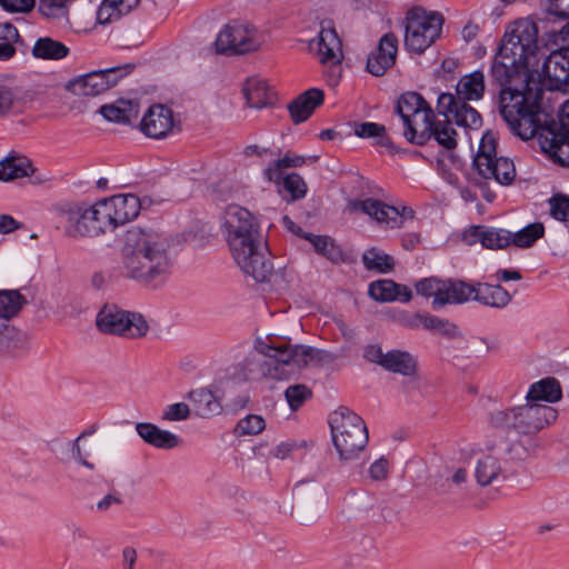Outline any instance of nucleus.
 I'll return each instance as SVG.
<instances>
[{
    "instance_id": "a19ab883",
    "label": "nucleus",
    "mask_w": 569,
    "mask_h": 569,
    "mask_svg": "<svg viewBox=\"0 0 569 569\" xmlns=\"http://www.w3.org/2000/svg\"><path fill=\"white\" fill-rule=\"evenodd\" d=\"M32 53L40 59L59 60L68 56L69 49L62 42L47 37L36 41Z\"/></svg>"
},
{
    "instance_id": "c85d7f7f",
    "label": "nucleus",
    "mask_w": 569,
    "mask_h": 569,
    "mask_svg": "<svg viewBox=\"0 0 569 569\" xmlns=\"http://www.w3.org/2000/svg\"><path fill=\"white\" fill-rule=\"evenodd\" d=\"M485 89V74L477 70L460 78L453 96L460 101L480 100L483 97Z\"/></svg>"
},
{
    "instance_id": "dca6fc26",
    "label": "nucleus",
    "mask_w": 569,
    "mask_h": 569,
    "mask_svg": "<svg viewBox=\"0 0 569 569\" xmlns=\"http://www.w3.org/2000/svg\"><path fill=\"white\" fill-rule=\"evenodd\" d=\"M541 130L547 132L542 148L549 153L550 158L561 164L569 166V129L555 120L542 121Z\"/></svg>"
},
{
    "instance_id": "79ce46f5",
    "label": "nucleus",
    "mask_w": 569,
    "mask_h": 569,
    "mask_svg": "<svg viewBox=\"0 0 569 569\" xmlns=\"http://www.w3.org/2000/svg\"><path fill=\"white\" fill-rule=\"evenodd\" d=\"M27 302L18 290H0V320L16 317Z\"/></svg>"
},
{
    "instance_id": "2f4dec72",
    "label": "nucleus",
    "mask_w": 569,
    "mask_h": 569,
    "mask_svg": "<svg viewBox=\"0 0 569 569\" xmlns=\"http://www.w3.org/2000/svg\"><path fill=\"white\" fill-rule=\"evenodd\" d=\"M243 94L248 106L254 109L266 108L274 101V92L261 79H249L244 84Z\"/></svg>"
},
{
    "instance_id": "f704fd0d",
    "label": "nucleus",
    "mask_w": 569,
    "mask_h": 569,
    "mask_svg": "<svg viewBox=\"0 0 569 569\" xmlns=\"http://www.w3.org/2000/svg\"><path fill=\"white\" fill-rule=\"evenodd\" d=\"M194 411L202 418L218 415L222 410L220 399L208 389H198L189 393Z\"/></svg>"
},
{
    "instance_id": "09e8293b",
    "label": "nucleus",
    "mask_w": 569,
    "mask_h": 569,
    "mask_svg": "<svg viewBox=\"0 0 569 569\" xmlns=\"http://www.w3.org/2000/svg\"><path fill=\"white\" fill-rule=\"evenodd\" d=\"M398 283L389 279L377 280L369 286V296L376 301H395Z\"/></svg>"
},
{
    "instance_id": "0eeeda50",
    "label": "nucleus",
    "mask_w": 569,
    "mask_h": 569,
    "mask_svg": "<svg viewBox=\"0 0 569 569\" xmlns=\"http://www.w3.org/2000/svg\"><path fill=\"white\" fill-rule=\"evenodd\" d=\"M329 425L340 461L349 462L357 459L369 439L362 418L347 407H339L330 415Z\"/></svg>"
},
{
    "instance_id": "3c124183",
    "label": "nucleus",
    "mask_w": 569,
    "mask_h": 569,
    "mask_svg": "<svg viewBox=\"0 0 569 569\" xmlns=\"http://www.w3.org/2000/svg\"><path fill=\"white\" fill-rule=\"evenodd\" d=\"M311 397L312 390L303 383L291 385L284 391V398L291 411L300 409Z\"/></svg>"
},
{
    "instance_id": "f257e3e1",
    "label": "nucleus",
    "mask_w": 569,
    "mask_h": 569,
    "mask_svg": "<svg viewBox=\"0 0 569 569\" xmlns=\"http://www.w3.org/2000/svg\"><path fill=\"white\" fill-rule=\"evenodd\" d=\"M553 16L528 17L516 20L507 29L491 66V76L506 82L512 74L523 71L539 51V36L546 41L567 50L569 21L558 29H549Z\"/></svg>"
},
{
    "instance_id": "aec40b11",
    "label": "nucleus",
    "mask_w": 569,
    "mask_h": 569,
    "mask_svg": "<svg viewBox=\"0 0 569 569\" xmlns=\"http://www.w3.org/2000/svg\"><path fill=\"white\" fill-rule=\"evenodd\" d=\"M436 120L435 112L429 106L411 117L409 122H403V136L409 142L422 146L431 139Z\"/></svg>"
},
{
    "instance_id": "37998d69",
    "label": "nucleus",
    "mask_w": 569,
    "mask_h": 569,
    "mask_svg": "<svg viewBox=\"0 0 569 569\" xmlns=\"http://www.w3.org/2000/svg\"><path fill=\"white\" fill-rule=\"evenodd\" d=\"M496 147L497 140L493 133L487 132L482 136L479 150L473 159V166L477 169L481 168L485 172L489 169V164H492V160L496 159Z\"/></svg>"
},
{
    "instance_id": "58836bf2",
    "label": "nucleus",
    "mask_w": 569,
    "mask_h": 569,
    "mask_svg": "<svg viewBox=\"0 0 569 569\" xmlns=\"http://www.w3.org/2000/svg\"><path fill=\"white\" fill-rule=\"evenodd\" d=\"M429 107V103L417 92L402 93L396 104V113L399 114L402 122H409L411 117Z\"/></svg>"
},
{
    "instance_id": "4468645a",
    "label": "nucleus",
    "mask_w": 569,
    "mask_h": 569,
    "mask_svg": "<svg viewBox=\"0 0 569 569\" xmlns=\"http://www.w3.org/2000/svg\"><path fill=\"white\" fill-rule=\"evenodd\" d=\"M64 222V232L71 238L97 237L94 216L91 206L84 203H62L56 208Z\"/></svg>"
},
{
    "instance_id": "f3484780",
    "label": "nucleus",
    "mask_w": 569,
    "mask_h": 569,
    "mask_svg": "<svg viewBox=\"0 0 569 569\" xmlns=\"http://www.w3.org/2000/svg\"><path fill=\"white\" fill-rule=\"evenodd\" d=\"M349 209L351 211H360L387 228L393 229L401 227L400 210L380 200L372 198L352 200L349 202Z\"/></svg>"
},
{
    "instance_id": "f03ea898",
    "label": "nucleus",
    "mask_w": 569,
    "mask_h": 569,
    "mask_svg": "<svg viewBox=\"0 0 569 569\" xmlns=\"http://www.w3.org/2000/svg\"><path fill=\"white\" fill-rule=\"evenodd\" d=\"M172 264L166 234L140 226L126 231L121 247V270L126 278L157 287L169 278Z\"/></svg>"
},
{
    "instance_id": "69168bd1",
    "label": "nucleus",
    "mask_w": 569,
    "mask_h": 569,
    "mask_svg": "<svg viewBox=\"0 0 569 569\" xmlns=\"http://www.w3.org/2000/svg\"><path fill=\"white\" fill-rule=\"evenodd\" d=\"M86 436H87V433L82 432L76 438V440H73L71 452H72V457L74 458V460L78 463H80L81 466L86 467L89 470H93L94 465L86 459V457L82 452L81 446H80V440L83 439Z\"/></svg>"
},
{
    "instance_id": "72a5a7b5",
    "label": "nucleus",
    "mask_w": 569,
    "mask_h": 569,
    "mask_svg": "<svg viewBox=\"0 0 569 569\" xmlns=\"http://www.w3.org/2000/svg\"><path fill=\"white\" fill-rule=\"evenodd\" d=\"M104 119L117 123H129L139 113L138 103L132 100L119 99L114 103L104 104L100 108Z\"/></svg>"
},
{
    "instance_id": "2eb2a0df",
    "label": "nucleus",
    "mask_w": 569,
    "mask_h": 569,
    "mask_svg": "<svg viewBox=\"0 0 569 569\" xmlns=\"http://www.w3.org/2000/svg\"><path fill=\"white\" fill-rule=\"evenodd\" d=\"M467 102L455 98L452 93H441L438 98V110L439 113L452 118L458 126L478 130L482 126V118Z\"/></svg>"
},
{
    "instance_id": "8fccbe9b",
    "label": "nucleus",
    "mask_w": 569,
    "mask_h": 569,
    "mask_svg": "<svg viewBox=\"0 0 569 569\" xmlns=\"http://www.w3.org/2000/svg\"><path fill=\"white\" fill-rule=\"evenodd\" d=\"M303 238L310 241L316 252H318L319 254L327 257L331 261H337L340 258L341 252L335 246L330 237L306 233L303 234Z\"/></svg>"
},
{
    "instance_id": "6ab92c4d",
    "label": "nucleus",
    "mask_w": 569,
    "mask_h": 569,
    "mask_svg": "<svg viewBox=\"0 0 569 569\" xmlns=\"http://www.w3.org/2000/svg\"><path fill=\"white\" fill-rule=\"evenodd\" d=\"M398 38L389 32L381 37L377 49L367 60V70L376 77L383 76L396 63Z\"/></svg>"
},
{
    "instance_id": "c9c22d12",
    "label": "nucleus",
    "mask_w": 569,
    "mask_h": 569,
    "mask_svg": "<svg viewBox=\"0 0 569 569\" xmlns=\"http://www.w3.org/2000/svg\"><path fill=\"white\" fill-rule=\"evenodd\" d=\"M119 224L134 219L140 211V200L134 194H117L109 198Z\"/></svg>"
},
{
    "instance_id": "473e14b6",
    "label": "nucleus",
    "mask_w": 569,
    "mask_h": 569,
    "mask_svg": "<svg viewBox=\"0 0 569 569\" xmlns=\"http://www.w3.org/2000/svg\"><path fill=\"white\" fill-rule=\"evenodd\" d=\"M28 348V336L17 328L0 320V352L18 355Z\"/></svg>"
},
{
    "instance_id": "49530a36",
    "label": "nucleus",
    "mask_w": 569,
    "mask_h": 569,
    "mask_svg": "<svg viewBox=\"0 0 569 569\" xmlns=\"http://www.w3.org/2000/svg\"><path fill=\"white\" fill-rule=\"evenodd\" d=\"M355 133L360 138H375L376 143L381 147L390 148L392 144L383 124L362 122L356 126Z\"/></svg>"
},
{
    "instance_id": "7c9ffc66",
    "label": "nucleus",
    "mask_w": 569,
    "mask_h": 569,
    "mask_svg": "<svg viewBox=\"0 0 569 569\" xmlns=\"http://www.w3.org/2000/svg\"><path fill=\"white\" fill-rule=\"evenodd\" d=\"M562 397V390L556 378L548 377L533 382L526 396L527 401L538 403L545 401L549 403L557 402Z\"/></svg>"
},
{
    "instance_id": "39448f33",
    "label": "nucleus",
    "mask_w": 569,
    "mask_h": 569,
    "mask_svg": "<svg viewBox=\"0 0 569 569\" xmlns=\"http://www.w3.org/2000/svg\"><path fill=\"white\" fill-rule=\"evenodd\" d=\"M500 113L510 130L522 140L536 136L542 127L540 110L541 90L527 88L525 76H515L508 82H500Z\"/></svg>"
},
{
    "instance_id": "ea45409f",
    "label": "nucleus",
    "mask_w": 569,
    "mask_h": 569,
    "mask_svg": "<svg viewBox=\"0 0 569 569\" xmlns=\"http://www.w3.org/2000/svg\"><path fill=\"white\" fill-rule=\"evenodd\" d=\"M362 263L368 271L388 273L395 268V259L381 249L372 247L362 254Z\"/></svg>"
},
{
    "instance_id": "c03bdc74",
    "label": "nucleus",
    "mask_w": 569,
    "mask_h": 569,
    "mask_svg": "<svg viewBox=\"0 0 569 569\" xmlns=\"http://www.w3.org/2000/svg\"><path fill=\"white\" fill-rule=\"evenodd\" d=\"M545 234V227L541 222H533L517 232H510L509 246L518 248H530Z\"/></svg>"
},
{
    "instance_id": "20e7f679",
    "label": "nucleus",
    "mask_w": 569,
    "mask_h": 569,
    "mask_svg": "<svg viewBox=\"0 0 569 569\" xmlns=\"http://www.w3.org/2000/svg\"><path fill=\"white\" fill-rule=\"evenodd\" d=\"M317 353V349L302 345L271 342L240 363L241 377L244 380H288L307 367Z\"/></svg>"
},
{
    "instance_id": "b1692460",
    "label": "nucleus",
    "mask_w": 569,
    "mask_h": 569,
    "mask_svg": "<svg viewBox=\"0 0 569 569\" xmlns=\"http://www.w3.org/2000/svg\"><path fill=\"white\" fill-rule=\"evenodd\" d=\"M311 48L317 50L321 63L337 64L342 58V44L333 28L322 27Z\"/></svg>"
},
{
    "instance_id": "a878e982",
    "label": "nucleus",
    "mask_w": 569,
    "mask_h": 569,
    "mask_svg": "<svg viewBox=\"0 0 569 569\" xmlns=\"http://www.w3.org/2000/svg\"><path fill=\"white\" fill-rule=\"evenodd\" d=\"M136 431L138 436L148 445L157 448L169 450L180 445V438L171 431L160 429L157 425L151 422L136 423Z\"/></svg>"
},
{
    "instance_id": "6e6552de",
    "label": "nucleus",
    "mask_w": 569,
    "mask_h": 569,
    "mask_svg": "<svg viewBox=\"0 0 569 569\" xmlns=\"http://www.w3.org/2000/svg\"><path fill=\"white\" fill-rule=\"evenodd\" d=\"M537 61L536 56L523 71L512 74L506 82L515 76H525L527 88L541 90V93L543 90L569 89V50H553L543 61L541 70L532 69Z\"/></svg>"
},
{
    "instance_id": "680f3d73",
    "label": "nucleus",
    "mask_w": 569,
    "mask_h": 569,
    "mask_svg": "<svg viewBox=\"0 0 569 569\" xmlns=\"http://www.w3.org/2000/svg\"><path fill=\"white\" fill-rule=\"evenodd\" d=\"M69 540L74 546H82L83 542L90 540V536L86 529L77 523H70L67 526Z\"/></svg>"
},
{
    "instance_id": "4d7b16f0",
    "label": "nucleus",
    "mask_w": 569,
    "mask_h": 569,
    "mask_svg": "<svg viewBox=\"0 0 569 569\" xmlns=\"http://www.w3.org/2000/svg\"><path fill=\"white\" fill-rule=\"evenodd\" d=\"M550 214L559 221H569V196L557 194L549 199Z\"/></svg>"
},
{
    "instance_id": "c756f323",
    "label": "nucleus",
    "mask_w": 569,
    "mask_h": 569,
    "mask_svg": "<svg viewBox=\"0 0 569 569\" xmlns=\"http://www.w3.org/2000/svg\"><path fill=\"white\" fill-rule=\"evenodd\" d=\"M34 168L31 161L17 153H10L0 161V181H11L33 174Z\"/></svg>"
},
{
    "instance_id": "393cba45",
    "label": "nucleus",
    "mask_w": 569,
    "mask_h": 569,
    "mask_svg": "<svg viewBox=\"0 0 569 569\" xmlns=\"http://www.w3.org/2000/svg\"><path fill=\"white\" fill-rule=\"evenodd\" d=\"M323 91L317 88H311L299 94L288 104L291 120L295 123L306 121L313 113L316 108L323 103Z\"/></svg>"
},
{
    "instance_id": "0e129e2a",
    "label": "nucleus",
    "mask_w": 569,
    "mask_h": 569,
    "mask_svg": "<svg viewBox=\"0 0 569 569\" xmlns=\"http://www.w3.org/2000/svg\"><path fill=\"white\" fill-rule=\"evenodd\" d=\"M546 16L569 18V0H548V9Z\"/></svg>"
},
{
    "instance_id": "1a4fd4ad",
    "label": "nucleus",
    "mask_w": 569,
    "mask_h": 569,
    "mask_svg": "<svg viewBox=\"0 0 569 569\" xmlns=\"http://www.w3.org/2000/svg\"><path fill=\"white\" fill-rule=\"evenodd\" d=\"M443 18L421 7L411 8L406 16L405 47L408 51L422 53L440 36Z\"/></svg>"
},
{
    "instance_id": "cd10ccee",
    "label": "nucleus",
    "mask_w": 569,
    "mask_h": 569,
    "mask_svg": "<svg viewBox=\"0 0 569 569\" xmlns=\"http://www.w3.org/2000/svg\"><path fill=\"white\" fill-rule=\"evenodd\" d=\"M472 299L483 306L502 309L511 302V295L500 284L478 282L475 284Z\"/></svg>"
},
{
    "instance_id": "4c0bfd02",
    "label": "nucleus",
    "mask_w": 569,
    "mask_h": 569,
    "mask_svg": "<svg viewBox=\"0 0 569 569\" xmlns=\"http://www.w3.org/2000/svg\"><path fill=\"white\" fill-rule=\"evenodd\" d=\"M478 173L485 179H495L502 186L510 184L516 177V168L511 160L500 157L492 160L489 164L488 173L481 168L477 169Z\"/></svg>"
},
{
    "instance_id": "603ef678",
    "label": "nucleus",
    "mask_w": 569,
    "mask_h": 569,
    "mask_svg": "<svg viewBox=\"0 0 569 569\" xmlns=\"http://www.w3.org/2000/svg\"><path fill=\"white\" fill-rule=\"evenodd\" d=\"M420 327L448 337H453L457 333V327L455 325L450 323L448 320L428 313L421 315Z\"/></svg>"
},
{
    "instance_id": "7ed1b4c3",
    "label": "nucleus",
    "mask_w": 569,
    "mask_h": 569,
    "mask_svg": "<svg viewBox=\"0 0 569 569\" xmlns=\"http://www.w3.org/2000/svg\"><path fill=\"white\" fill-rule=\"evenodd\" d=\"M221 230L230 253L242 270L257 282L268 281L273 272L258 219L246 208L229 204Z\"/></svg>"
},
{
    "instance_id": "9b49d317",
    "label": "nucleus",
    "mask_w": 569,
    "mask_h": 569,
    "mask_svg": "<svg viewBox=\"0 0 569 569\" xmlns=\"http://www.w3.org/2000/svg\"><path fill=\"white\" fill-rule=\"evenodd\" d=\"M262 39L251 24L232 21L226 24L216 39V50L224 54H243L257 50Z\"/></svg>"
},
{
    "instance_id": "ddd939ff",
    "label": "nucleus",
    "mask_w": 569,
    "mask_h": 569,
    "mask_svg": "<svg viewBox=\"0 0 569 569\" xmlns=\"http://www.w3.org/2000/svg\"><path fill=\"white\" fill-rule=\"evenodd\" d=\"M363 357L369 362L403 377H415L418 370L416 358L405 350L393 349L383 352L379 345H369L363 350Z\"/></svg>"
},
{
    "instance_id": "864d4df0",
    "label": "nucleus",
    "mask_w": 569,
    "mask_h": 569,
    "mask_svg": "<svg viewBox=\"0 0 569 569\" xmlns=\"http://www.w3.org/2000/svg\"><path fill=\"white\" fill-rule=\"evenodd\" d=\"M266 428L264 419L258 415H248L239 420L236 432L240 436H252L260 433Z\"/></svg>"
},
{
    "instance_id": "e2e57ef3",
    "label": "nucleus",
    "mask_w": 569,
    "mask_h": 569,
    "mask_svg": "<svg viewBox=\"0 0 569 569\" xmlns=\"http://www.w3.org/2000/svg\"><path fill=\"white\" fill-rule=\"evenodd\" d=\"M1 7L8 12H28L34 6V0H0Z\"/></svg>"
},
{
    "instance_id": "052dcab7",
    "label": "nucleus",
    "mask_w": 569,
    "mask_h": 569,
    "mask_svg": "<svg viewBox=\"0 0 569 569\" xmlns=\"http://www.w3.org/2000/svg\"><path fill=\"white\" fill-rule=\"evenodd\" d=\"M97 22L100 24L111 23L121 18L120 13L111 6L108 0H103L97 12Z\"/></svg>"
},
{
    "instance_id": "5fc2aeb1",
    "label": "nucleus",
    "mask_w": 569,
    "mask_h": 569,
    "mask_svg": "<svg viewBox=\"0 0 569 569\" xmlns=\"http://www.w3.org/2000/svg\"><path fill=\"white\" fill-rule=\"evenodd\" d=\"M69 0H39V11L47 18L59 19L68 13Z\"/></svg>"
},
{
    "instance_id": "de8ad7c7",
    "label": "nucleus",
    "mask_w": 569,
    "mask_h": 569,
    "mask_svg": "<svg viewBox=\"0 0 569 569\" xmlns=\"http://www.w3.org/2000/svg\"><path fill=\"white\" fill-rule=\"evenodd\" d=\"M21 99L16 89L0 84V118L21 111Z\"/></svg>"
},
{
    "instance_id": "bb28decb",
    "label": "nucleus",
    "mask_w": 569,
    "mask_h": 569,
    "mask_svg": "<svg viewBox=\"0 0 569 569\" xmlns=\"http://www.w3.org/2000/svg\"><path fill=\"white\" fill-rule=\"evenodd\" d=\"M492 446L495 452L503 460V465L525 461L531 457L538 448V443L532 439L500 441Z\"/></svg>"
},
{
    "instance_id": "5701e85b",
    "label": "nucleus",
    "mask_w": 569,
    "mask_h": 569,
    "mask_svg": "<svg viewBox=\"0 0 569 569\" xmlns=\"http://www.w3.org/2000/svg\"><path fill=\"white\" fill-rule=\"evenodd\" d=\"M487 452L479 457L475 466V478L479 486L487 487L496 482L503 473L500 456L495 452L493 446L487 447Z\"/></svg>"
},
{
    "instance_id": "338daca9",
    "label": "nucleus",
    "mask_w": 569,
    "mask_h": 569,
    "mask_svg": "<svg viewBox=\"0 0 569 569\" xmlns=\"http://www.w3.org/2000/svg\"><path fill=\"white\" fill-rule=\"evenodd\" d=\"M389 462L385 458L376 460L369 468L370 477L376 480H383L388 475Z\"/></svg>"
},
{
    "instance_id": "412c9836",
    "label": "nucleus",
    "mask_w": 569,
    "mask_h": 569,
    "mask_svg": "<svg viewBox=\"0 0 569 569\" xmlns=\"http://www.w3.org/2000/svg\"><path fill=\"white\" fill-rule=\"evenodd\" d=\"M510 231L483 226H472L463 232V241L468 244L480 242L483 248L498 250L509 246Z\"/></svg>"
},
{
    "instance_id": "4be33fe9",
    "label": "nucleus",
    "mask_w": 569,
    "mask_h": 569,
    "mask_svg": "<svg viewBox=\"0 0 569 569\" xmlns=\"http://www.w3.org/2000/svg\"><path fill=\"white\" fill-rule=\"evenodd\" d=\"M473 291L475 284L472 283L456 279H442L441 293L437 300H432V308L465 303L472 299Z\"/></svg>"
},
{
    "instance_id": "a211bd4d",
    "label": "nucleus",
    "mask_w": 569,
    "mask_h": 569,
    "mask_svg": "<svg viewBox=\"0 0 569 569\" xmlns=\"http://www.w3.org/2000/svg\"><path fill=\"white\" fill-rule=\"evenodd\" d=\"M141 131L149 138L162 139L174 128L173 112L163 104L151 106L140 123Z\"/></svg>"
},
{
    "instance_id": "423d86ee",
    "label": "nucleus",
    "mask_w": 569,
    "mask_h": 569,
    "mask_svg": "<svg viewBox=\"0 0 569 569\" xmlns=\"http://www.w3.org/2000/svg\"><path fill=\"white\" fill-rule=\"evenodd\" d=\"M557 417L555 408L527 401L522 406L493 410L488 420L495 429L532 436L555 422Z\"/></svg>"
},
{
    "instance_id": "6e6d98bb",
    "label": "nucleus",
    "mask_w": 569,
    "mask_h": 569,
    "mask_svg": "<svg viewBox=\"0 0 569 569\" xmlns=\"http://www.w3.org/2000/svg\"><path fill=\"white\" fill-rule=\"evenodd\" d=\"M283 189L290 193L291 200H298L306 196L307 184L302 177L298 173L287 174L282 179Z\"/></svg>"
},
{
    "instance_id": "bf43d9fd",
    "label": "nucleus",
    "mask_w": 569,
    "mask_h": 569,
    "mask_svg": "<svg viewBox=\"0 0 569 569\" xmlns=\"http://www.w3.org/2000/svg\"><path fill=\"white\" fill-rule=\"evenodd\" d=\"M190 416V408L184 402H177L166 407L161 415L163 421H182Z\"/></svg>"
},
{
    "instance_id": "9d476101",
    "label": "nucleus",
    "mask_w": 569,
    "mask_h": 569,
    "mask_svg": "<svg viewBox=\"0 0 569 569\" xmlns=\"http://www.w3.org/2000/svg\"><path fill=\"white\" fill-rule=\"evenodd\" d=\"M96 323L103 333L128 339H139L149 330L142 315L123 310L116 305H104L97 315Z\"/></svg>"
},
{
    "instance_id": "774afa93",
    "label": "nucleus",
    "mask_w": 569,
    "mask_h": 569,
    "mask_svg": "<svg viewBox=\"0 0 569 569\" xmlns=\"http://www.w3.org/2000/svg\"><path fill=\"white\" fill-rule=\"evenodd\" d=\"M421 315L422 313L400 312L397 316V321L405 328L419 329L421 325Z\"/></svg>"
},
{
    "instance_id": "e433bc0d",
    "label": "nucleus",
    "mask_w": 569,
    "mask_h": 569,
    "mask_svg": "<svg viewBox=\"0 0 569 569\" xmlns=\"http://www.w3.org/2000/svg\"><path fill=\"white\" fill-rule=\"evenodd\" d=\"M91 208L98 236L107 231H113L120 226L109 198L96 202Z\"/></svg>"
},
{
    "instance_id": "13d9d810",
    "label": "nucleus",
    "mask_w": 569,
    "mask_h": 569,
    "mask_svg": "<svg viewBox=\"0 0 569 569\" xmlns=\"http://www.w3.org/2000/svg\"><path fill=\"white\" fill-rule=\"evenodd\" d=\"M441 283L442 279L425 278L416 283V291L426 298L432 297L433 300H437L441 293Z\"/></svg>"
},
{
    "instance_id": "f8f14e48",
    "label": "nucleus",
    "mask_w": 569,
    "mask_h": 569,
    "mask_svg": "<svg viewBox=\"0 0 569 569\" xmlns=\"http://www.w3.org/2000/svg\"><path fill=\"white\" fill-rule=\"evenodd\" d=\"M130 71L129 66L92 71L71 79L67 89L76 96L94 97L114 87Z\"/></svg>"
},
{
    "instance_id": "a18cd8bd",
    "label": "nucleus",
    "mask_w": 569,
    "mask_h": 569,
    "mask_svg": "<svg viewBox=\"0 0 569 569\" xmlns=\"http://www.w3.org/2000/svg\"><path fill=\"white\" fill-rule=\"evenodd\" d=\"M445 119H437L432 128V137L442 147L453 149L457 146V132L450 123V118L443 114Z\"/></svg>"
}]
</instances>
